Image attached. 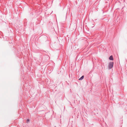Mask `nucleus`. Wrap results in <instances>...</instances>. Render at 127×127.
Instances as JSON below:
<instances>
[{
  "label": "nucleus",
  "instance_id": "3",
  "mask_svg": "<svg viewBox=\"0 0 127 127\" xmlns=\"http://www.w3.org/2000/svg\"><path fill=\"white\" fill-rule=\"evenodd\" d=\"M84 77V76H82L79 79V80H81L83 79Z\"/></svg>",
  "mask_w": 127,
  "mask_h": 127
},
{
  "label": "nucleus",
  "instance_id": "1",
  "mask_svg": "<svg viewBox=\"0 0 127 127\" xmlns=\"http://www.w3.org/2000/svg\"><path fill=\"white\" fill-rule=\"evenodd\" d=\"M113 64L114 63L113 62H110L109 63L108 66L109 69H110L113 68Z\"/></svg>",
  "mask_w": 127,
  "mask_h": 127
},
{
  "label": "nucleus",
  "instance_id": "2",
  "mask_svg": "<svg viewBox=\"0 0 127 127\" xmlns=\"http://www.w3.org/2000/svg\"><path fill=\"white\" fill-rule=\"evenodd\" d=\"M109 59L110 60H113V58L112 56H111L109 58Z\"/></svg>",
  "mask_w": 127,
  "mask_h": 127
},
{
  "label": "nucleus",
  "instance_id": "4",
  "mask_svg": "<svg viewBox=\"0 0 127 127\" xmlns=\"http://www.w3.org/2000/svg\"><path fill=\"white\" fill-rule=\"evenodd\" d=\"M27 122H28H28H29V119H28V120H27Z\"/></svg>",
  "mask_w": 127,
  "mask_h": 127
}]
</instances>
